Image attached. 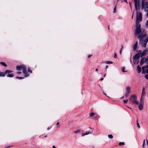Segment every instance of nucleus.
<instances>
[{"mask_svg": "<svg viewBox=\"0 0 148 148\" xmlns=\"http://www.w3.org/2000/svg\"><path fill=\"white\" fill-rule=\"evenodd\" d=\"M139 20L136 19V27L135 29L134 35L135 37L138 35V37L141 41L143 38H145L146 36V32L145 29L141 28V25L139 24Z\"/></svg>", "mask_w": 148, "mask_h": 148, "instance_id": "f257e3e1", "label": "nucleus"}, {"mask_svg": "<svg viewBox=\"0 0 148 148\" xmlns=\"http://www.w3.org/2000/svg\"><path fill=\"white\" fill-rule=\"evenodd\" d=\"M16 70L19 71L22 70L23 73L25 74V77H28L29 75L27 71V69L26 66L24 64L17 66L16 67Z\"/></svg>", "mask_w": 148, "mask_h": 148, "instance_id": "f03ea898", "label": "nucleus"}, {"mask_svg": "<svg viewBox=\"0 0 148 148\" xmlns=\"http://www.w3.org/2000/svg\"><path fill=\"white\" fill-rule=\"evenodd\" d=\"M141 8L142 10H146L148 9V2L145 1V0L142 1Z\"/></svg>", "mask_w": 148, "mask_h": 148, "instance_id": "7ed1b4c3", "label": "nucleus"}, {"mask_svg": "<svg viewBox=\"0 0 148 148\" xmlns=\"http://www.w3.org/2000/svg\"><path fill=\"white\" fill-rule=\"evenodd\" d=\"M139 10V9H138L136 12V19L139 20L140 21H141L142 20V14L141 12H138V10Z\"/></svg>", "mask_w": 148, "mask_h": 148, "instance_id": "20e7f679", "label": "nucleus"}, {"mask_svg": "<svg viewBox=\"0 0 148 148\" xmlns=\"http://www.w3.org/2000/svg\"><path fill=\"white\" fill-rule=\"evenodd\" d=\"M130 89L131 88L129 86H127L126 87V93H125V97H127L129 96V94L130 93Z\"/></svg>", "mask_w": 148, "mask_h": 148, "instance_id": "39448f33", "label": "nucleus"}, {"mask_svg": "<svg viewBox=\"0 0 148 148\" xmlns=\"http://www.w3.org/2000/svg\"><path fill=\"white\" fill-rule=\"evenodd\" d=\"M137 99V97L135 95H132L129 100L132 102V103L134 102V101L136 100Z\"/></svg>", "mask_w": 148, "mask_h": 148, "instance_id": "423d86ee", "label": "nucleus"}, {"mask_svg": "<svg viewBox=\"0 0 148 148\" xmlns=\"http://www.w3.org/2000/svg\"><path fill=\"white\" fill-rule=\"evenodd\" d=\"M142 52L141 50H139L138 52L136 53L133 57V59L136 60H138L139 59L140 56V53Z\"/></svg>", "mask_w": 148, "mask_h": 148, "instance_id": "0eeeda50", "label": "nucleus"}, {"mask_svg": "<svg viewBox=\"0 0 148 148\" xmlns=\"http://www.w3.org/2000/svg\"><path fill=\"white\" fill-rule=\"evenodd\" d=\"M144 38L143 39V40H141V41L140 40V42H142H142H143L142 44V45L143 47H146V44L148 41V37H147L144 41H143V40Z\"/></svg>", "mask_w": 148, "mask_h": 148, "instance_id": "6e6552de", "label": "nucleus"}, {"mask_svg": "<svg viewBox=\"0 0 148 148\" xmlns=\"http://www.w3.org/2000/svg\"><path fill=\"white\" fill-rule=\"evenodd\" d=\"M8 72H11V71H9V70H7L4 72H0V77H5Z\"/></svg>", "mask_w": 148, "mask_h": 148, "instance_id": "1a4fd4ad", "label": "nucleus"}, {"mask_svg": "<svg viewBox=\"0 0 148 148\" xmlns=\"http://www.w3.org/2000/svg\"><path fill=\"white\" fill-rule=\"evenodd\" d=\"M9 71H11V72H8L7 73V77H13L14 76V75L13 73H12L13 72V71L10 70H9Z\"/></svg>", "mask_w": 148, "mask_h": 148, "instance_id": "9d476101", "label": "nucleus"}, {"mask_svg": "<svg viewBox=\"0 0 148 148\" xmlns=\"http://www.w3.org/2000/svg\"><path fill=\"white\" fill-rule=\"evenodd\" d=\"M89 128L91 129V130H89L88 132H86L85 133H83L82 136H84L85 135H87L90 134H91L92 133V128L90 127H89Z\"/></svg>", "mask_w": 148, "mask_h": 148, "instance_id": "9b49d317", "label": "nucleus"}, {"mask_svg": "<svg viewBox=\"0 0 148 148\" xmlns=\"http://www.w3.org/2000/svg\"><path fill=\"white\" fill-rule=\"evenodd\" d=\"M147 49H145L143 50L142 52V53L141 52L140 53V57H142L143 56H144L145 55V54L147 53Z\"/></svg>", "mask_w": 148, "mask_h": 148, "instance_id": "f8f14e48", "label": "nucleus"}, {"mask_svg": "<svg viewBox=\"0 0 148 148\" xmlns=\"http://www.w3.org/2000/svg\"><path fill=\"white\" fill-rule=\"evenodd\" d=\"M138 41H136L133 47V50L134 51H135L137 47Z\"/></svg>", "mask_w": 148, "mask_h": 148, "instance_id": "ddd939ff", "label": "nucleus"}, {"mask_svg": "<svg viewBox=\"0 0 148 148\" xmlns=\"http://www.w3.org/2000/svg\"><path fill=\"white\" fill-rule=\"evenodd\" d=\"M139 109L140 110H142L143 109V103H140V105L138 106Z\"/></svg>", "mask_w": 148, "mask_h": 148, "instance_id": "4468645a", "label": "nucleus"}, {"mask_svg": "<svg viewBox=\"0 0 148 148\" xmlns=\"http://www.w3.org/2000/svg\"><path fill=\"white\" fill-rule=\"evenodd\" d=\"M145 60L144 58H143L141 59L140 62V66H142L143 64L144 63V62H145Z\"/></svg>", "mask_w": 148, "mask_h": 148, "instance_id": "2eb2a0df", "label": "nucleus"}, {"mask_svg": "<svg viewBox=\"0 0 148 148\" xmlns=\"http://www.w3.org/2000/svg\"><path fill=\"white\" fill-rule=\"evenodd\" d=\"M141 71V69L139 65L137 67V71L138 73H140Z\"/></svg>", "mask_w": 148, "mask_h": 148, "instance_id": "dca6fc26", "label": "nucleus"}, {"mask_svg": "<svg viewBox=\"0 0 148 148\" xmlns=\"http://www.w3.org/2000/svg\"><path fill=\"white\" fill-rule=\"evenodd\" d=\"M145 94V88L144 87H143L142 89V97H143L144 95Z\"/></svg>", "mask_w": 148, "mask_h": 148, "instance_id": "f3484780", "label": "nucleus"}, {"mask_svg": "<svg viewBox=\"0 0 148 148\" xmlns=\"http://www.w3.org/2000/svg\"><path fill=\"white\" fill-rule=\"evenodd\" d=\"M0 63L5 67H7V66L6 64L4 62H0Z\"/></svg>", "mask_w": 148, "mask_h": 148, "instance_id": "a211bd4d", "label": "nucleus"}, {"mask_svg": "<svg viewBox=\"0 0 148 148\" xmlns=\"http://www.w3.org/2000/svg\"><path fill=\"white\" fill-rule=\"evenodd\" d=\"M145 68L144 67H143V66L142 67V74H145Z\"/></svg>", "mask_w": 148, "mask_h": 148, "instance_id": "6ab92c4d", "label": "nucleus"}, {"mask_svg": "<svg viewBox=\"0 0 148 148\" xmlns=\"http://www.w3.org/2000/svg\"><path fill=\"white\" fill-rule=\"evenodd\" d=\"M145 61L146 63L148 64V55L147 57L145 58Z\"/></svg>", "mask_w": 148, "mask_h": 148, "instance_id": "aec40b11", "label": "nucleus"}, {"mask_svg": "<svg viewBox=\"0 0 148 148\" xmlns=\"http://www.w3.org/2000/svg\"><path fill=\"white\" fill-rule=\"evenodd\" d=\"M136 125H137V127L138 129H140V125H139L138 123V120L137 119L136 121Z\"/></svg>", "mask_w": 148, "mask_h": 148, "instance_id": "412c9836", "label": "nucleus"}, {"mask_svg": "<svg viewBox=\"0 0 148 148\" xmlns=\"http://www.w3.org/2000/svg\"><path fill=\"white\" fill-rule=\"evenodd\" d=\"M95 114L93 112H92L90 113L89 115L90 117H92L94 116Z\"/></svg>", "mask_w": 148, "mask_h": 148, "instance_id": "4be33fe9", "label": "nucleus"}, {"mask_svg": "<svg viewBox=\"0 0 148 148\" xmlns=\"http://www.w3.org/2000/svg\"><path fill=\"white\" fill-rule=\"evenodd\" d=\"M24 78V77H19L18 76H16V78L18 79H23Z\"/></svg>", "mask_w": 148, "mask_h": 148, "instance_id": "5701e85b", "label": "nucleus"}, {"mask_svg": "<svg viewBox=\"0 0 148 148\" xmlns=\"http://www.w3.org/2000/svg\"><path fill=\"white\" fill-rule=\"evenodd\" d=\"M108 136V138L110 139H112L113 138V136L112 134H109Z\"/></svg>", "mask_w": 148, "mask_h": 148, "instance_id": "b1692460", "label": "nucleus"}, {"mask_svg": "<svg viewBox=\"0 0 148 148\" xmlns=\"http://www.w3.org/2000/svg\"><path fill=\"white\" fill-rule=\"evenodd\" d=\"M106 63L107 64H112L113 62L110 61H107L106 62Z\"/></svg>", "mask_w": 148, "mask_h": 148, "instance_id": "393cba45", "label": "nucleus"}, {"mask_svg": "<svg viewBox=\"0 0 148 148\" xmlns=\"http://www.w3.org/2000/svg\"><path fill=\"white\" fill-rule=\"evenodd\" d=\"M125 68L124 67H122V71L123 72H125L127 71H125Z\"/></svg>", "mask_w": 148, "mask_h": 148, "instance_id": "a878e982", "label": "nucleus"}, {"mask_svg": "<svg viewBox=\"0 0 148 148\" xmlns=\"http://www.w3.org/2000/svg\"><path fill=\"white\" fill-rule=\"evenodd\" d=\"M119 145L120 146L122 145H125V143L123 142H120L119 143Z\"/></svg>", "mask_w": 148, "mask_h": 148, "instance_id": "bb28decb", "label": "nucleus"}, {"mask_svg": "<svg viewBox=\"0 0 148 148\" xmlns=\"http://www.w3.org/2000/svg\"><path fill=\"white\" fill-rule=\"evenodd\" d=\"M144 11L145 12H147V13L146 14V16L148 17V9H147V10H144Z\"/></svg>", "mask_w": 148, "mask_h": 148, "instance_id": "cd10ccee", "label": "nucleus"}, {"mask_svg": "<svg viewBox=\"0 0 148 148\" xmlns=\"http://www.w3.org/2000/svg\"><path fill=\"white\" fill-rule=\"evenodd\" d=\"M27 72L29 73H32V71L31 70H30L29 68L28 69Z\"/></svg>", "mask_w": 148, "mask_h": 148, "instance_id": "c85d7f7f", "label": "nucleus"}, {"mask_svg": "<svg viewBox=\"0 0 148 148\" xmlns=\"http://www.w3.org/2000/svg\"><path fill=\"white\" fill-rule=\"evenodd\" d=\"M128 101V99H126L125 100H123V101L124 103L125 104L126 103H127Z\"/></svg>", "mask_w": 148, "mask_h": 148, "instance_id": "c756f323", "label": "nucleus"}, {"mask_svg": "<svg viewBox=\"0 0 148 148\" xmlns=\"http://www.w3.org/2000/svg\"><path fill=\"white\" fill-rule=\"evenodd\" d=\"M133 103H135L136 105H138L139 103L138 102L136 101V100L134 101V102H133Z\"/></svg>", "mask_w": 148, "mask_h": 148, "instance_id": "7c9ffc66", "label": "nucleus"}, {"mask_svg": "<svg viewBox=\"0 0 148 148\" xmlns=\"http://www.w3.org/2000/svg\"><path fill=\"white\" fill-rule=\"evenodd\" d=\"M145 144V140H143V148H144V147Z\"/></svg>", "mask_w": 148, "mask_h": 148, "instance_id": "2f4dec72", "label": "nucleus"}, {"mask_svg": "<svg viewBox=\"0 0 148 148\" xmlns=\"http://www.w3.org/2000/svg\"><path fill=\"white\" fill-rule=\"evenodd\" d=\"M116 6H115L114 8V10L113 11V13H115L116 12Z\"/></svg>", "mask_w": 148, "mask_h": 148, "instance_id": "473e14b6", "label": "nucleus"}, {"mask_svg": "<svg viewBox=\"0 0 148 148\" xmlns=\"http://www.w3.org/2000/svg\"><path fill=\"white\" fill-rule=\"evenodd\" d=\"M80 132V130H78L76 131H75V134H77V133L79 132Z\"/></svg>", "mask_w": 148, "mask_h": 148, "instance_id": "72a5a7b5", "label": "nucleus"}, {"mask_svg": "<svg viewBox=\"0 0 148 148\" xmlns=\"http://www.w3.org/2000/svg\"><path fill=\"white\" fill-rule=\"evenodd\" d=\"M94 117L95 119H97L98 118V116L97 115L94 116Z\"/></svg>", "mask_w": 148, "mask_h": 148, "instance_id": "f704fd0d", "label": "nucleus"}, {"mask_svg": "<svg viewBox=\"0 0 148 148\" xmlns=\"http://www.w3.org/2000/svg\"><path fill=\"white\" fill-rule=\"evenodd\" d=\"M137 60L133 59V63L134 64H136Z\"/></svg>", "mask_w": 148, "mask_h": 148, "instance_id": "c9c22d12", "label": "nucleus"}, {"mask_svg": "<svg viewBox=\"0 0 148 148\" xmlns=\"http://www.w3.org/2000/svg\"><path fill=\"white\" fill-rule=\"evenodd\" d=\"M59 122H58L57 123V124H56V125H57V127H58V128H59L60 127V125H59Z\"/></svg>", "mask_w": 148, "mask_h": 148, "instance_id": "e433bc0d", "label": "nucleus"}, {"mask_svg": "<svg viewBox=\"0 0 148 148\" xmlns=\"http://www.w3.org/2000/svg\"><path fill=\"white\" fill-rule=\"evenodd\" d=\"M142 97H141V98L140 99V103H143V101H142Z\"/></svg>", "mask_w": 148, "mask_h": 148, "instance_id": "4c0bfd02", "label": "nucleus"}, {"mask_svg": "<svg viewBox=\"0 0 148 148\" xmlns=\"http://www.w3.org/2000/svg\"><path fill=\"white\" fill-rule=\"evenodd\" d=\"M145 77L146 79H148V74L147 75H145Z\"/></svg>", "mask_w": 148, "mask_h": 148, "instance_id": "58836bf2", "label": "nucleus"}, {"mask_svg": "<svg viewBox=\"0 0 148 148\" xmlns=\"http://www.w3.org/2000/svg\"><path fill=\"white\" fill-rule=\"evenodd\" d=\"M114 57L115 58H117V55L116 53H114Z\"/></svg>", "mask_w": 148, "mask_h": 148, "instance_id": "ea45409f", "label": "nucleus"}, {"mask_svg": "<svg viewBox=\"0 0 148 148\" xmlns=\"http://www.w3.org/2000/svg\"><path fill=\"white\" fill-rule=\"evenodd\" d=\"M146 26H148V19L147 20L146 23Z\"/></svg>", "mask_w": 148, "mask_h": 148, "instance_id": "a19ab883", "label": "nucleus"}, {"mask_svg": "<svg viewBox=\"0 0 148 148\" xmlns=\"http://www.w3.org/2000/svg\"><path fill=\"white\" fill-rule=\"evenodd\" d=\"M16 73L17 74H20L21 73V72L20 71L16 72Z\"/></svg>", "mask_w": 148, "mask_h": 148, "instance_id": "79ce46f5", "label": "nucleus"}, {"mask_svg": "<svg viewBox=\"0 0 148 148\" xmlns=\"http://www.w3.org/2000/svg\"><path fill=\"white\" fill-rule=\"evenodd\" d=\"M92 55H88V57L89 58H90L91 56H92Z\"/></svg>", "mask_w": 148, "mask_h": 148, "instance_id": "37998d69", "label": "nucleus"}, {"mask_svg": "<svg viewBox=\"0 0 148 148\" xmlns=\"http://www.w3.org/2000/svg\"><path fill=\"white\" fill-rule=\"evenodd\" d=\"M123 45H121V49H122V50L123 49Z\"/></svg>", "mask_w": 148, "mask_h": 148, "instance_id": "c03bdc74", "label": "nucleus"}, {"mask_svg": "<svg viewBox=\"0 0 148 148\" xmlns=\"http://www.w3.org/2000/svg\"><path fill=\"white\" fill-rule=\"evenodd\" d=\"M145 72L147 73H148V69H146V70Z\"/></svg>", "mask_w": 148, "mask_h": 148, "instance_id": "a18cd8bd", "label": "nucleus"}, {"mask_svg": "<svg viewBox=\"0 0 148 148\" xmlns=\"http://www.w3.org/2000/svg\"><path fill=\"white\" fill-rule=\"evenodd\" d=\"M108 66L107 65L106 66V71H107V69L108 68Z\"/></svg>", "mask_w": 148, "mask_h": 148, "instance_id": "49530a36", "label": "nucleus"}, {"mask_svg": "<svg viewBox=\"0 0 148 148\" xmlns=\"http://www.w3.org/2000/svg\"><path fill=\"white\" fill-rule=\"evenodd\" d=\"M129 4L130 5V7L131 9H132V8L131 6V3H130V2H129Z\"/></svg>", "mask_w": 148, "mask_h": 148, "instance_id": "de8ad7c7", "label": "nucleus"}, {"mask_svg": "<svg viewBox=\"0 0 148 148\" xmlns=\"http://www.w3.org/2000/svg\"><path fill=\"white\" fill-rule=\"evenodd\" d=\"M122 49H121L120 51H119V53H120V54H121V52H122Z\"/></svg>", "mask_w": 148, "mask_h": 148, "instance_id": "09e8293b", "label": "nucleus"}, {"mask_svg": "<svg viewBox=\"0 0 148 148\" xmlns=\"http://www.w3.org/2000/svg\"><path fill=\"white\" fill-rule=\"evenodd\" d=\"M103 78H101L100 79V81H101L103 80Z\"/></svg>", "mask_w": 148, "mask_h": 148, "instance_id": "8fccbe9b", "label": "nucleus"}, {"mask_svg": "<svg viewBox=\"0 0 148 148\" xmlns=\"http://www.w3.org/2000/svg\"><path fill=\"white\" fill-rule=\"evenodd\" d=\"M130 61L131 63H132V61L131 60V58H130Z\"/></svg>", "mask_w": 148, "mask_h": 148, "instance_id": "3c124183", "label": "nucleus"}, {"mask_svg": "<svg viewBox=\"0 0 148 148\" xmlns=\"http://www.w3.org/2000/svg\"><path fill=\"white\" fill-rule=\"evenodd\" d=\"M52 147L53 148H57L56 147L54 146V145H53Z\"/></svg>", "mask_w": 148, "mask_h": 148, "instance_id": "603ef678", "label": "nucleus"}, {"mask_svg": "<svg viewBox=\"0 0 148 148\" xmlns=\"http://www.w3.org/2000/svg\"><path fill=\"white\" fill-rule=\"evenodd\" d=\"M133 14H134V12H133V14H132V19H133Z\"/></svg>", "mask_w": 148, "mask_h": 148, "instance_id": "864d4df0", "label": "nucleus"}, {"mask_svg": "<svg viewBox=\"0 0 148 148\" xmlns=\"http://www.w3.org/2000/svg\"><path fill=\"white\" fill-rule=\"evenodd\" d=\"M124 1L126 2L127 3V2L126 0H125Z\"/></svg>", "mask_w": 148, "mask_h": 148, "instance_id": "5fc2aeb1", "label": "nucleus"}, {"mask_svg": "<svg viewBox=\"0 0 148 148\" xmlns=\"http://www.w3.org/2000/svg\"><path fill=\"white\" fill-rule=\"evenodd\" d=\"M108 29L109 30L110 29L109 25L108 26Z\"/></svg>", "mask_w": 148, "mask_h": 148, "instance_id": "6e6d98bb", "label": "nucleus"}, {"mask_svg": "<svg viewBox=\"0 0 148 148\" xmlns=\"http://www.w3.org/2000/svg\"><path fill=\"white\" fill-rule=\"evenodd\" d=\"M98 71V69H96L95 70L96 71Z\"/></svg>", "mask_w": 148, "mask_h": 148, "instance_id": "4d7b16f0", "label": "nucleus"}, {"mask_svg": "<svg viewBox=\"0 0 148 148\" xmlns=\"http://www.w3.org/2000/svg\"><path fill=\"white\" fill-rule=\"evenodd\" d=\"M124 98V96H123L121 98V99H122Z\"/></svg>", "mask_w": 148, "mask_h": 148, "instance_id": "13d9d810", "label": "nucleus"}, {"mask_svg": "<svg viewBox=\"0 0 148 148\" xmlns=\"http://www.w3.org/2000/svg\"><path fill=\"white\" fill-rule=\"evenodd\" d=\"M139 60H138V61H137V63H136V64H138V63H139Z\"/></svg>", "mask_w": 148, "mask_h": 148, "instance_id": "bf43d9fd", "label": "nucleus"}, {"mask_svg": "<svg viewBox=\"0 0 148 148\" xmlns=\"http://www.w3.org/2000/svg\"><path fill=\"white\" fill-rule=\"evenodd\" d=\"M47 135H45L44 136V137H45V138H46L47 137Z\"/></svg>", "mask_w": 148, "mask_h": 148, "instance_id": "052dcab7", "label": "nucleus"}, {"mask_svg": "<svg viewBox=\"0 0 148 148\" xmlns=\"http://www.w3.org/2000/svg\"><path fill=\"white\" fill-rule=\"evenodd\" d=\"M106 74H104V75L103 77H105V76H106Z\"/></svg>", "mask_w": 148, "mask_h": 148, "instance_id": "680f3d73", "label": "nucleus"}, {"mask_svg": "<svg viewBox=\"0 0 148 148\" xmlns=\"http://www.w3.org/2000/svg\"><path fill=\"white\" fill-rule=\"evenodd\" d=\"M103 94H104V95H106V93H104H104H103Z\"/></svg>", "mask_w": 148, "mask_h": 148, "instance_id": "e2e57ef3", "label": "nucleus"}, {"mask_svg": "<svg viewBox=\"0 0 148 148\" xmlns=\"http://www.w3.org/2000/svg\"><path fill=\"white\" fill-rule=\"evenodd\" d=\"M50 129V128L49 127H48L47 128V130H48Z\"/></svg>", "mask_w": 148, "mask_h": 148, "instance_id": "0e129e2a", "label": "nucleus"}, {"mask_svg": "<svg viewBox=\"0 0 148 148\" xmlns=\"http://www.w3.org/2000/svg\"><path fill=\"white\" fill-rule=\"evenodd\" d=\"M128 108H130V109H131V108H129V107H128Z\"/></svg>", "mask_w": 148, "mask_h": 148, "instance_id": "69168bd1", "label": "nucleus"}, {"mask_svg": "<svg viewBox=\"0 0 148 148\" xmlns=\"http://www.w3.org/2000/svg\"><path fill=\"white\" fill-rule=\"evenodd\" d=\"M99 85L100 87V85L99 84Z\"/></svg>", "mask_w": 148, "mask_h": 148, "instance_id": "338daca9", "label": "nucleus"}]
</instances>
